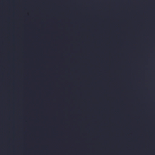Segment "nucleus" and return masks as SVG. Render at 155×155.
I'll return each instance as SVG.
<instances>
[{
	"mask_svg": "<svg viewBox=\"0 0 155 155\" xmlns=\"http://www.w3.org/2000/svg\"><path fill=\"white\" fill-rule=\"evenodd\" d=\"M128 19V18L127 16H126L125 17V18L123 19L122 21L124 22H126Z\"/></svg>",
	"mask_w": 155,
	"mask_h": 155,
	"instance_id": "f03ea898",
	"label": "nucleus"
},
{
	"mask_svg": "<svg viewBox=\"0 0 155 155\" xmlns=\"http://www.w3.org/2000/svg\"><path fill=\"white\" fill-rule=\"evenodd\" d=\"M139 30H136V39H137V34Z\"/></svg>",
	"mask_w": 155,
	"mask_h": 155,
	"instance_id": "20e7f679",
	"label": "nucleus"
},
{
	"mask_svg": "<svg viewBox=\"0 0 155 155\" xmlns=\"http://www.w3.org/2000/svg\"><path fill=\"white\" fill-rule=\"evenodd\" d=\"M132 30L133 33V91H136V30Z\"/></svg>",
	"mask_w": 155,
	"mask_h": 155,
	"instance_id": "f257e3e1",
	"label": "nucleus"
},
{
	"mask_svg": "<svg viewBox=\"0 0 155 155\" xmlns=\"http://www.w3.org/2000/svg\"><path fill=\"white\" fill-rule=\"evenodd\" d=\"M136 29H150V28H139L137 24V19L136 18ZM152 29H155V28H152Z\"/></svg>",
	"mask_w": 155,
	"mask_h": 155,
	"instance_id": "7ed1b4c3",
	"label": "nucleus"
}]
</instances>
